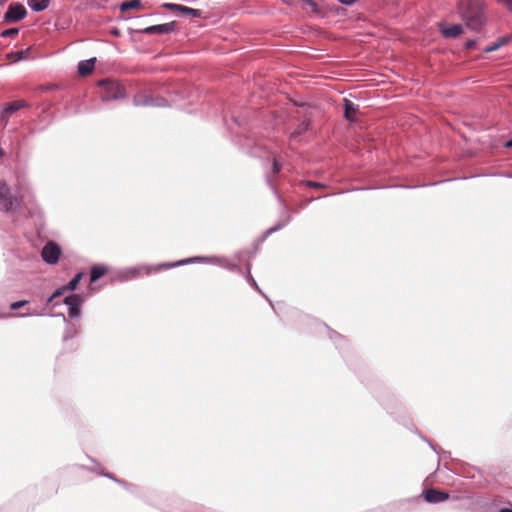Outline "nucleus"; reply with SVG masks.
Returning a JSON list of instances; mask_svg holds the SVG:
<instances>
[{
  "label": "nucleus",
  "instance_id": "nucleus-1",
  "mask_svg": "<svg viewBox=\"0 0 512 512\" xmlns=\"http://www.w3.org/2000/svg\"><path fill=\"white\" fill-rule=\"evenodd\" d=\"M35 203V197L29 188L19 186L17 195L11 193L10 187L5 182H0V211L15 212L20 208H26L32 213V207Z\"/></svg>",
  "mask_w": 512,
  "mask_h": 512
},
{
  "label": "nucleus",
  "instance_id": "nucleus-2",
  "mask_svg": "<svg viewBox=\"0 0 512 512\" xmlns=\"http://www.w3.org/2000/svg\"><path fill=\"white\" fill-rule=\"evenodd\" d=\"M485 2L484 0H462L460 2V13L466 26L474 31H479L485 24Z\"/></svg>",
  "mask_w": 512,
  "mask_h": 512
},
{
  "label": "nucleus",
  "instance_id": "nucleus-3",
  "mask_svg": "<svg viewBox=\"0 0 512 512\" xmlns=\"http://www.w3.org/2000/svg\"><path fill=\"white\" fill-rule=\"evenodd\" d=\"M170 263H161L157 265H136L132 267H126L118 271L117 277L121 281H130L133 280L139 276L143 275H150L153 272H158L163 269H170L171 267L165 266L169 265Z\"/></svg>",
  "mask_w": 512,
  "mask_h": 512
},
{
  "label": "nucleus",
  "instance_id": "nucleus-4",
  "mask_svg": "<svg viewBox=\"0 0 512 512\" xmlns=\"http://www.w3.org/2000/svg\"><path fill=\"white\" fill-rule=\"evenodd\" d=\"M61 254V247L54 241H48L41 250V257L43 261L50 265L57 264Z\"/></svg>",
  "mask_w": 512,
  "mask_h": 512
},
{
  "label": "nucleus",
  "instance_id": "nucleus-5",
  "mask_svg": "<svg viewBox=\"0 0 512 512\" xmlns=\"http://www.w3.org/2000/svg\"><path fill=\"white\" fill-rule=\"evenodd\" d=\"M133 103L135 106L164 107L168 105L167 100L163 97H154L146 92L137 94L134 97Z\"/></svg>",
  "mask_w": 512,
  "mask_h": 512
},
{
  "label": "nucleus",
  "instance_id": "nucleus-6",
  "mask_svg": "<svg viewBox=\"0 0 512 512\" xmlns=\"http://www.w3.org/2000/svg\"><path fill=\"white\" fill-rule=\"evenodd\" d=\"M106 90V94L102 96L103 101L116 100L125 97L124 88L113 81H102L100 82Z\"/></svg>",
  "mask_w": 512,
  "mask_h": 512
},
{
  "label": "nucleus",
  "instance_id": "nucleus-7",
  "mask_svg": "<svg viewBox=\"0 0 512 512\" xmlns=\"http://www.w3.org/2000/svg\"><path fill=\"white\" fill-rule=\"evenodd\" d=\"M27 15L26 8L20 3H12L8 6L4 14V20L8 22H17L25 18Z\"/></svg>",
  "mask_w": 512,
  "mask_h": 512
},
{
  "label": "nucleus",
  "instance_id": "nucleus-8",
  "mask_svg": "<svg viewBox=\"0 0 512 512\" xmlns=\"http://www.w3.org/2000/svg\"><path fill=\"white\" fill-rule=\"evenodd\" d=\"M190 263H209L217 265L220 263V257L217 256H211V257H203V256H196V257H190L187 259L179 260L176 262H171V264L167 265L168 267H178Z\"/></svg>",
  "mask_w": 512,
  "mask_h": 512
},
{
  "label": "nucleus",
  "instance_id": "nucleus-9",
  "mask_svg": "<svg viewBox=\"0 0 512 512\" xmlns=\"http://www.w3.org/2000/svg\"><path fill=\"white\" fill-rule=\"evenodd\" d=\"M423 496L425 501L429 503H440L446 501L449 498L448 493L436 489H426L423 492Z\"/></svg>",
  "mask_w": 512,
  "mask_h": 512
},
{
  "label": "nucleus",
  "instance_id": "nucleus-10",
  "mask_svg": "<svg viewBox=\"0 0 512 512\" xmlns=\"http://www.w3.org/2000/svg\"><path fill=\"white\" fill-rule=\"evenodd\" d=\"M440 31L446 38H456L463 32V27L460 24L446 25L439 24Z\"/></svg>",
  "mask_w": 512,
  "mask_h": 512
},
{
  "label": "nucleus",
  "instance_id": "nucleus-11",
  "mask_svg": "<svg viewBox=\"0 0 512 512\" xmlns=\"http://www.w3.org/2000/svg\"><path fill=\"white\" fill-rule=\"evenodd\" d=\"M164 7H166L167 9H169L171 11H180V12H182L184 14H187V15H190V16H193V17L200 16V10L194 9V8H190V7H187V6H183V5H180V4L166 3V4H164Z\"/></svg>",
  "mask_w": 512,
  "mask_h": 512
},
{
  "label": "nucleus",
  "instance_id": "nucleus-12",
  "mask_svg": "<svg viewBox=\"0 0 512 512\" xmlns=\"http://www.w3.org/2000/svg\"><path fill=\"white\" fill-rule=\"evenodd\" d=\"M174 28L173 23H164L159 25H153L145 28L143 32L145 34H167L170 33Z\"/></svg>",
  "mask_w": 512,
  "mask_h": 512
},
{
  "label": "nucleus",
  "instance_id": "nucleus-13",
  "mask_svg": "<svg viewBox=\"0 0 512 512\" xmlns=\"http://www.w3.org/2000/svg\"><path fill=\"white\" fill-rule=\"evenodd\" d=\"M96 58L80 61L78 64V72L81 75H88L93 71Z\"/></svg>",
  "mask_w": 512,
  "mask_h": 512
},
{
  "label": "nucleus",
  "instance_id": "nucleus-14",
  "mask_svg": "<svg viewBox=\"0 0 512 512\" xmlns=\"http://www.w3.org/2000/svg\"><path fill=\"white\" fill-rule=\"evenodd\" d=\"M510 40H511V36H509V35L502 36L492 45L485 47L483 49V51L485 53L493 52V51L501 48L502 46L508 44L510 42Z\"/></svg>",
  "mask_w": 512,
  "mask_h": 512
},
{
  "label": "nucleus",
  "instance_id": "nucleus-15",
  "mask_svg": "<svg viewBox=\"0 0 512 512\" xmlns=\"http://www.w3.org/2000/svg\"><path fill=\"white\" fill-rule=\"evenodd\" d=\"M49 0H28V6L35 12H41L49 6Z\"/></svg>",
  "mask_w": 512,
  "mask_h": 512
},
{
  "label": "nucleus",
  "instance_id": "nucleus-16",
  "mask_svg": "<svg viewBox=\"0 0 512 512\" xmlns=\"http://www.w3.org/2000/svg\"><path fill=\"white\" fill-rule=\"evenodd\" d=\"M358 107L359 106L357 104H355L354 102L345 99V102H344L345 117L350 121L353 120V115L357 112Z\"/></svg>",
  "mask_w": 512,
  "mask_h": 512
},
{
  "label": "nucleus",
  "instance_id": "nucleus-17",
  "mask_svg": "<svg viewBox=\"0 0 512 512\" xmlns=\"http://www.w3.org/2000/svg\"><path fill=\"white\" fill-rule=\"evenodd\" d=\"M107 272V269L103 265H96L93 266L90 272V280L91 282L97 281L99 278H101L105 273Z\"/></svg>",
  "mask_w": 512,
  "mask_h": 512
},
{
  "label": "nucleus",
  "instance_id": "nucleus-18",
  "mask_svg": "<svg viewBox=\"0 0 512 512\" xmlns=\"http://www.w3.org/2000/svg\"><path fill=\"white\" fill-rule=\"evenodd\" d=\"M64 303L68 307H80L83 303V298L79 294H72L64 299Z\"/></svg>",
  "mask_w": 512,
  "mask_h": 512
},
{
  "label": "nucleus",
  "instance_id": "nucleus-19",
  "mask_svg": "<svg viewBox=\"0 0 512 512\" xmlns=\"http://www.w3.org/2000/svg\"><path fill=\"white\" fill-rule=\"evenodd\" d=\"M7 57L14 62L25 60L28 57V50L11 52L7 55Z\"/></svg>",
  "mask_w": 512,
  "mask_h": 512
},
{
  "label": "nucleus",
  "instance_id": "nucleus-20",
  "mask_svg": "<svg viewBox=\"0 0 512 512\" xmlns=\"http://www.w3.org/2000/svg\"><path fill=\"white\" fill-rule=\"evenodd\" d=\"M23 106H24V103L20 102V101L8 103L4 109V113L7 115H11L14 112L18 111L19 109H21Z\"/></svg>",
  "mask_w": 512,
  "mask_h": 512
},
{
  "label": "nucleus",
  "instance_id": "nucleus-21",
  "mask_svg": "<svg viewBox=\"0 0 512 512\" xmlns=\"http://www.w3.org/2000/svg\"><path fill=\"white\" fill-rule=\"evenodd\" d=\"M141 6L140 0H131L126 1L120 4V10L121 11H127L131 9H137Z\"/></svg>",
  "mask_w": 512,
  "mask_h": 512
},
{
  "label": "nucleus",
  "instance_id": "nucleus-22",
  "mask_svg": "<svg viewBox=\"0 0 512 512\" xmlns=\"http://www.w3.org/2000/svg\"><path fill=\"white\" fill-rule=\"evenodd\" d=\"M289 221H290V216L287 215V216L283 217L275 226L271 227L270 229H268L266 231V235L272 234V233L280 230L281 228L286 226Z\"/></svg>",
  "mask_w": 512,
  "mask_h": 512
},
{
  "label": "nucleus",
  "instance_id": "nucleus-23",
  "mask_svg": "<svg viewBox=\"0 0 512 512\" xmlns=\"http://www.w3.org/2000/svg\"><path fill=\"white\" fill-rule=\"evenodd\" d=\"M82 275V273L76 274L74 278L67 285H65L68 291H74L77 288L79 282L82 279Z\"/></svg>",
  "mask_w": 512,
  "mask_h": 512
},
{
  "label": "nucleus",
  "instance_id": "nucleus-24",
  "mask_svg": "<svg viewBox=\"0 0 512 512\" xmlns=\"http://www.w3.org/2000/svg\"><path fill=\"white\" fill-rule=\"evenodd\" d=\"M59 315L63 318L64 322L67 323L66 332L64 334V339L67 340L68 338H71L75 334L76 330H75V327L73 324L67 322L64 314H59Z\"/></svg>",
  "mask_w": 512,
  "mask_h": 512
},
{
  "label": "nucleus",
  "instance_id": "nucleus-25",
  "mask_svg": "<svg viewBox=\"0 0 512 512\" xmlns=\"http://www.w3.org/2000/svg\"><path fill=\"white\" fill-rule=\"evenodd\" d=\"M308 127H309V122L308 121H303L302 123H300L297 127V129L295 130V132L292 134V136H297V135H300L301 133L305 132L308 130Z\"/></svg>",
  "mask_w": 512,
  "mask_h": 512
},
{
  "label": "nucleus",
  "instance_id": "nucleus-26",
  "mask_svg": "<svg viewBox=\"0 0 512 512\" xmlns=\"http://www.w3.org/2000/svg\"><path fill=\"white\" fill-rule=\"evenodd\" d=\"M17 34H18V29L17 28H10V29L4 30L1 33V36L2 37H12V36L17 35Z\"/></svg>",
  "mask_w": 512,
  "mask_h": 512
},
{
  "label": "nucleus",
  "instance_id": "nucleus-27",
  "mask_svg": "<svg viewBox=\"0 0 512 512\" xmlns=\"http://www.w3.org/2000/svg\"><path fill=\"white\" fill-rule=\"evenodd\" d=\"M80 315V307H68V316L71 318L78 317Z\"/></svg>",
  "mask_w": 512,
  "mask_h": 512
},
{
  "label": "nucleus",
  "instance_id": "nucleus-28",
  "mask_svg": "<svg viewBox=\"0 0 512 512\" xmlns=\"http://www.w3.org/2000/svg\"><path fill=\"white\" fill-rule=\"evenodd\" d=\"M27 303H28L27 300L16 301V302L11 303L10 308L12 310H18L21 307L25 306Z\"/></svg>",
  "mask_w": 512,
  "mask_h": 512
},
{
  "label": "nucleus",
  "instance_id": "nucleus-29",
  "mask_svg": "<svg viewBox=\"0 0 512 512\" xmlns=\"http://www.w3.org/2000/svg\"><path fill=\"white\" fill-rule=\"evenodd\" d=\"M68 289L66 288V286H62L60 288H58L53 294H52V298H57V297H60L61 295H63L65 292H67Z\"/></svg>",
  "mask_w": 512,
  "mask_h": 512
},
{
  "label": "nucleus",
  "instance_id": "nucleus-30",
  "mask_svg": "<svg viewBox=\"0 0 512 512\" xmlns=\"http://www.w3.org/2000/svg\"><path fill=\"white\" fill-rule=\"evenodd\" d=\"M224 268L227 269V270H231V271L239 270V266L237 264H235V263L230 262L228 259L225 262Z\"/></svg>",
  "mask_w": 512,
  "mask_h": 512
},
{
  "label": "nucleus",
  "instance_id": "nucleus-31",
  "mask_svg": "<svg viewBox=\"0 0 512 512\" xmlns=\"http://www.w3.org/2000/svg\"><path fill=\"white\" fill-rule=\"evenodd\" d=\"M246 278H247V281H248V282H249L253 287H255L256 289H258V286H257L256 281L253 279V277H252V276H251V274H250V268H249V267L247 268V276H246Z\"/></svg>",
  "mask_w": 512,
  "mask_h": 512
},
{
  "label": "nucleus",
  "instance_id": "nucleus-32",
  "mask_svg": "<svg viewBox=\"0 0 512 512\" xmlns=\"http://www.w3.org/2000/svg\"><path fill=\"white\" fill-rule=\"evenodd\" d=\"M97 472H98V473H100V474H101V475H103V476L108 477L109 479H111V480H113V481H115V482H117V483H120V484L126 485L124 482H122V481H120V480L116 479L113 475H111V474H109V473H104L102 470H99V471L97 470Z\"/></svg>",
  "mask_w": 512,
  "mask_h": 512
},
{
  "label": "nucleus",
  "instance_id": "nucleus-33",
  "mask_svg": "<svg viewBox=\"0 0 512 512\" xmlns=\"http://www.w3.org/2000/svg\"><path fill=\"white\" fill-rule=\"evenodd\" d=\"M500 4L504 5L508 10L512 11V0H497Z\"/></svg>",
  "mask_w": 512,
  "mask_h": 512
},
{
  "label": "nucleus",
  "instance_id": "nucleus-34",
  "mask_svg": "<svg viewBox=\"0 0 512 512\" xmlns=\"http://www.w3.org/2000/svg\"><path fill=\"white\" fill-rule=\"evenodd\" d=\"M308 185L310 187H314V188H320V187L324 186L322 183H319V182H308Z\"/></svg>",
  "mask_w": 512,
  "mask_h": 512
},
{
  "label": "nucleus",
  "instance_id": "nucleus-35",
  "mask_svg": "<svg viewBox=\"0 0 512 512\" xmlns=\"http://www.w3.org/2000/svg\"><path fill=\"white\" fill-rule=\"evenodd\" d=\"M279 171H280V165H279V163L275 160V161L273 162V172H274V173H278Z\"/></svg>",
  "mask_w": 512,
  "mask_h": 512
},
{
  "label": "nucleus",
  "instance_id": "nucleus-36",
  "mask_svg": "<svg viewBox=\"0 0 512 512\" xmlns=\"http://www.w3.org/2000/svg\"><path fill=\"white\" fill-rule=\"evenodd\" d=\"M475 45H476V41H475V40H469V41H467V43H466V47H467L468 49H472Z\"/></svg>",
  "mask_w": 512,
  "mask_h": 512
},
{
  "label": "nucleus",
  "instance_id": "nucleus-37",
  "mask_svg": "<svg viewBox=\"0 0 512 512\" xmlns=\"http://www.w3.org/2000/svg\"><path fill=\"white\" fill-rule=\"evenodd\" d=\"M340 3L342 4H345V5H352L353 3H355L357 0H338Z\"/></svg>",
  "mask_w": 512,
  "mask_h": 512
},
{
  "label": "nucleus",
  "instance_id": "nucleus-38",
  "mask_svg": "<svg viewBox=\"0 0 512 512\" xmlns=\"http://www.w3.org/2000/svg\"><path fill=\"white\" fill-rule=\"evenodd\" d=\"M330 337H331V339H334L335 341L342 339V337L337 332H333V334L330 335Z\"/></svg>",
  "mask_w": 512,
  "mask_h": 512
},
{
  "label": "nucleus",
  "instance_id": "nucleus-39",
  "mask_svg": "<svg viewBox=\"0 0 512 512\" xmlns=\"http://www.w3.org/2000/svg\"><path fill=\"white\" fill-rule=\"evenodd\" d=\"M226 261H227V258L220 257V263H218L217 265L224 268Z\"/></svg>",
  "mask_w": 512,
  "mask_h": 512
},
{
  "label": "nucleus",
  "instance_id": "nucleus-40",
  "mask_svg": "<svg viewBox=\"0 0 512 512\" xmlns=\"http://www.w3.org/2000/svg\"><path fill=\"white\" fill-rule=\"evenodd\" d=\"M499 512H512V508H501Z\"/></svg>",
  "mask_w": 512,
  "mask_h": 512
},
{
  "label": "nucleus",
  "instance_id": "nucleus-41",
  "mask_svg": "<svg viewBox=\"0 0 512 512\" xmlns=\"http://www.w3.org/2000/svg\"><path fill=\"white\" fill-rule=\"evenodd\" d=\"M28 315H39V314H38V313H36V312H31V313H27V314H21L20 316H21V317H26V316H28Z\"/></svg>",
  "mask_w": 512,
  "mask_h": 512
},
{
  "label": "nucleus",
  "instance_id": "nucleus-42",
  "mask_svg": "<svg viewBox=\"0 0 512 512\" xmlns=\"http://www.w3.org/2000/svg\"><path fill=\"white\" fill-rule=\"evenodd\" d=\"M506 147H512V139L505 143Z\"/></svg>",
  "mask_w": 512,
  "mask_h": 512
},
{
  "label": "nucleus",
  "instance_id": "nucleus-43",
  "mask_svg": "<svg viewBox=\"0 0 512 512\" xmlns=\"http://www.w3.org/2000/svg\"><path fill=\"white\" fill-rule=\"evenodd\" d=\"M55 298H52V295L47 299V304H50L53 302Z\"/></svg>",
  "mask_w": 512,
  "mask_h": 512
},
{
  "label": "nucleus",
  "instance_id": "nucleus-44",
  "mask_svg": "<svg viewBox=\"0 0 512 512\" xmlns=\"http://www.w3.org/2000/svg\"><path fill=\"white\" fill-rule=\"evenodd\" d=\"M5 155L4 151L2 150V148L0 147V158L3 157Z\"/></svg>",
  "mask_w": 512,
  "mask_h": 512
}]
</instances>
